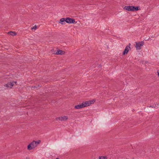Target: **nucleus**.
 <instances>
[{"instance_id": "nucleus-11", "label": "nucleus", "mask_w": 159, "mask_h": 159, "mask_svg": "<svg viewBox=\"0 0 159 159\" xmlns=\"http://www.w3.org/2000/svg\"><path fill=\"white\" fill-rule=\"evenodd\" d=\"M8 34L14 36L16 35V33L15 32L10 31L8 33Z\"/></svg>"}, {"instance_id": "nucleus-14", "label": "nucleus", "mask_w": 159, "mask_h": 159, "mask_svg": "<svg viewBox=\"0 0 159 159\" xmlns=\"http://www.w3.org/2000/svg\"><path fill=\"white\" fill-rule=\"evenodd\" d=\"M157 74H158V75L159 77V72H157Z\"/></svg>"}, {"instance_id": "nucleus-7", "label": "nucleus", "mask_w": 159, "mask_h": 159, "mask_svg": "<svg viewBox=\"0 0 159 159\" xmlns=\"http://www.w3.org/2000/svg\"><path fill=\"white\" fill-rule=\"evenodd\" d=\"M16 83V81H13L10 83H8L7 84H6V86L7 87L11 88V87L13 86L14 84Z\"/></svg>"}, {"instance_id": "nucleus-4", "label": "nucleus", "mask_w": 159, "mask_h": 159, "mask_svg": "<svg viewBox=\"0 0 159 159\" xmlns=\"http://www.w3.org/2000/svg\"><path fill=\"white\" fill-rule=\"evenodd\" d=\"M144 44V42L143 41L136 42V46L137 50H140L141 49V47Z\"/></svg>"}, {"instance_id": "nucleus-2", "label": "nucleus", "mask_w": 159, "mask_h": 159, "mask_svg": "<svg viewBox=\"0 0 159 159\" xmlns=\"http://www.w3.org/2000/svg\"><path fill=\"white\" fill-rule=\"evenodd\" d=\"M41 142L40 140L38 141H34L32 142L30 144L28 145L27 146V149L29 150H31L33 148H34L37 146V145L39 144Z\"/></svg>"}, {"instance_id": "nucleus-1", "label": "nucleus", "mask_w": 159, "mask_h": 159, "mask_svg": "<svg viewBox=\"0 0 159 159\" xmlns=\"http://www.w3.org/2000/svg\"><path fill=\"white\" fill-rule=\"evenodd\" d=\"M95 102V100L83 102L81 104L76 105L75 106V108L76 109H80L89 106L90 104L93 103Z\"/></svg>"}, {"instance_id": "nucleus-5", "label": "nucleus", "mask_w": 159, "mask_h": 159, "mask_svg": "<svg viewBox=\"0 0 159 159\" xmlns=\"http://www.w3.org/2000/svg\"><path fill=\"white\" fill-rule=\"evenodd\" d=\"M68 119L67 116H60L56 118L57 120H59L61 121H64Z\"/></svg>"}, {"instance_id": "nucleus-12", "label": "nucleus", "mask_w": 159, "mask_h": 159, "mask_svg": "<svg viewBox=\"0 0 159 159\" xmlns=\"http://www.w3.org/2000/svg\"><path fill=\"white\" fill-rule=\"evenodd\" d=\"M99 159H107V157L104 156H101L99 158Z\"/></svg>"}, {"instance_id": "nucleus-9", "label": "nucleus", "mask_w": 159, "mask_h": 159, "mask_svg": "<svg viewBox=\"0 0 159 159\" xmlns=\"http://www.w3.org/2000/svg\"><path fill=\"white\" fill-rule=\"evenodd\" d=\"M66 18H62L60 20L59 23L61 24H65L66 23Z\"/></svg>"}, {"instance_id": "nucleus-6", "label": "nucleus", "mask_w": 159, "mask_h": 159, "mask_svg": "<svg viewBox=\"0 0 159 159\" xmlns=\"http://www.w3.org/2000/svg\"><path fill=\"white\" fill-rule=\"evenodd\" d=\"M66 22L68 23H74L75 21L74 19L69 18H66Z\"/></svg>"}, {"instance_id": "nucleus-8", "label": "nucleus", "mask_w": 159, "mask_h": 159, "mask_svg": "<svg viewBox=\"0 0 159 159\" xmlns=\"http://www.w3.org/2000/svg\"><path fill=\"white\" fill-rule=\"evenodd\" d=\"M129 49H130L129 46H127L123 52V55H125V54H127Z\"/></svg>"}, {"instance_id": "nucleus-16", "label": "nucleus", "mask_w": 159, "mask_h": 159, "mask_svg": "<svg viewBox=\"0 0 159 159\" xmlns=\"http://www.w3.org/2000/svg\"><path fill=\"white\" fill-rule=\"evenodd\" d=\"M55 159H60L58 158H56Z\"/></svg>"}, {"instance_id": "nucleus-15", "label": "nucleus", "mask_w": 159, "mask_h": 159, "mask_svg": "<svg viewBox=\"0 0 159 159\" xmlns=\"http://www.w3.org/2000/svg\"><path fill=\"white\" fill-rule=\"evenodd\" d=\"M35 88V86L32 87V88Z\"/></svg>"}, {"instance_id": "nucleus-13", "label": "nucleus", "mask_w": 159, "mask_h": 159, "mask_svg": "<svg viewBox=\"0 0 159 159\" xmlns=\"http://www.w3.org/2000/svg\"><path fill=\"white\" fill-rule=\"evenodd\" d=\"M36 25H35L34 27L31 28V29L32 30L34 29L35 30H36Z\"/></svg>"}, {"instance_id": "nucleus-3", "label": "nucleus", "mask_w": 159, "mask_h": 159, "mask_svg": "<svg viewBox=\"0 0 159 159\" xmlns=\"http://www.w3.org/2000/svg\"><path fill=\"white\" fill-rule=\"evenodd\" d=\"M124 9L128 11H137L140 9L139 7H134L133 6H125Z\"/></svg>"}, {"instance_id": "nucleus-10", "label": "nucleus", "mask_w": 159, "mask_h": 159, "mask_svg": "<svg viewBox=\"0 0 159 159\" xmlns=\"http://www.w3.org/2000/svg\"><path fill=\"white\" fill-rule=\"evenodd\" d=\"M64 53V52L61 50H59L56 52V54L62 55Z\"/></svg>"}]
</instances>
